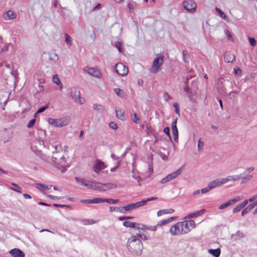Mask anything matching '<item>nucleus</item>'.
Masks as SVG:
<instances>
[{"label":"nucleus","instance_id":"6e6552de","mask_svg":"<svg viewBox=\"0 0 257 257\" xmlns=\"http://www.w3.org/2000/svg\"><path fill=\"white\" fill-rule=\"evenodd\" d=\"M83 70L94 77L97 78H100L101 77V73L97 68H89L86 66L83 69Z\"/></svg>","mask_w":257,"mask_h":257},{"label":"nucleus","instance_id":"c85d7f7f","mask_svg":"<svg viewBox=\"0 0 257 257\" xmlns=\"http://www.w3.org/2000/svg\"><path fill=\"white\" fill-rule=\"evenodd\" d=\"M207 184L209 186L210 189L211 190V189L214 188L215 187L219 186V179H216L214 180L210 181Z\"/></svg>","mask_w":257,"mask_h":257},{"label":"nucleus","instance_id":"de8ad7c7","mask_svg":"<svg viewBox=\"0 0 257 257\" xmlns=\"http://www.w3.org/2000/svg\"><path fill=\"white\" fill-rule=\"evenodd\" d=\"M136 236H137V238L141 239H143L144 240H146L148 239V237L145 235L141 233H138L137 235H135Z\"/></svg>","mask_w":257,"mask_h":257},{"label":"nucleus","instance_id":"338daca9","mask_svg":"<svg viewBox=\"0 0 257 257\" xmlns=\"http://www.w3.org/2000/svg\"><path fill=\"white\" fill-rule=\"evenodd\" d=\"M115 46L117 48V49L119 51V52L121 53L122 51V49L121 48V43L120 42H116Z\"/></svg>","mask_w":257,"mask_h":257},{"label":"nucleus","instance_id":"ea45409f","mask_svg":"<svg viewBox=\"0 0 257 257\" xmlns=\"http://www.w3.org/2000/svg\"><path fill=\"white\" fill-rule=\"evenodd\" d=\"M215 11L222 19H223L224 20H225L226 19V15L220 9H219L218 8H216Z\"/></svg>","mask_w":257,"mask_h":257},{"label":"nucleus","instance_id":"7c9ffc66","mask_svg":"<svg viewBox=\"0 0 257 257\" xmlns=\"http://www.w3.org/2000/svg\"><path fill=\"white\" fill-rule=\"evenodd\" d=\"M11 185L13 186H14L15 188L11 187V188H10V189H11L13 191H15L16 192H19V193L21 192V190L22 189V188L21 186H20L18 184L14 183H12Z\"/></svg>","mask_w":257,"mask_h":257},{"label":"nucleus","instance_id":"9d476101","mask_svg":"<svg viewBox=\"0 0 257 257\" xmlns=\"http://www.w3.org/2000/svg\"><path fill=\"white\" fill-rule=\"evenodd\" d=\"M71 95L74 101L80 104H82L84 102V98L80 96V92L76 89L72 90L71 92Z\"/></svg>","mask_w":257,"mask_h":257},{"label":"nucleus","instance_id":"e433bc0d","mask_svg":"<svg viewBox=\"0 0 257 257\" xmlns=\"http://www.w3.org/2000/svg\"><path fill=\"white\" fill-rule=\"evenodd\" d=\"M232 205L230 201L229 200L228 201H227V202L224 203V204H222L221 205H220L219 207H218V209L219 210H223L230 206Z\"/></svg>","mask_w":257,"mask_h":257},{"label":"nucleus","instance_id":"13d9d810","mask_svg":"<svg viewBox=\"0 0 257 257\" xmlns=\"http://www.w3.org/2000/svg\"><path fill=\"white\" fill-rule=\"evenodd\" d=\"M157 199H158V198L157 197H152L148 198L146 200H142V201L145 202H144V205H145L146 204V203L148 201H152V200H156Z\"/></svg>","mask_w":257,"mask_h":257},{"label":"nucleus","instance_id":"b1692460","mask_svg":"<svg viewBox=\"0 0 257 257\" xmlns=\"http://www.w3.org/2000/svg\"><path fill=\"white\" fill-rule=\"evenodd\" d=\"M110 212H118L121 213H125L123 207L111 206L109 207Z\"/></svg>","mask_w":257,"mask_h":257},{"label":"nucleus","instance_id":"69168bd1","mask_svg":"<svg viewBox=\"0 0 257 257\" xmlns=\"http://www.w3.org/2000/svg\"><path fill=\"white\" fill-rule=\"evenodd\" d=\"M170 129L168 127H166L164 129V132L165 133L167 136H169L170 139L171 140V136L170 135Z\"/></svg>","mask_w":257,"mask_h":257},{"label":"nucleus","instance_id":"37998d69","mask_svg":"<svg viewBox=\"0 0 257 257\" xmlns=\"http://www.w3.org/2000/svg\"><path fill=\"white\" fill-rule=\"evenodd\" d=\"M92 203H100L105 202V199L101 198H95L92 199Z\"/></svg>","mask_w":257,"mask_h":257},{"label":"nucleus","instance_id":"5701e85b","mask_svg":"<svg viewBox=\"0 0 257 257\" xmlns=\"http://www.w3.org/2000/svg\"><path fill=\"white\" fill-rule=\"evenodd\" d=\"M93 108L97 112L102 113L104 111L105 108L104 107L100 104L98 103H95L93 105Z\"/></svg>","mask_w":257,"mask_h":257},{"label":"nucleus","instance_id":"dca6fc26","mask_svg":"<svg viewBox=\"0 0 257 257\" xmlns=\"http://www.w3.org/2000/svg\"><path fill=\"white\" fill-rule=\"evenodd\" d=\"M3 17L5 20H13L16 18L17 15L13 11L9 10L4 14Z\"/></svg>","mask_w":257,"mask_h":257},{"label":"nucleus","instance_id":"1a4fd4ad","mask_svg":"<svg viewBox=\"0 0 257 257\" xmlns=\"http://www.w3.org/2000/svg\"><path fill=\"white\" fill-rule=\"evenodd\" d=\"M185 9L190 13H194L196 11V4L193 0H186L183 2Z\"/></svg>","mask_w":257,"mask_h":257},{"label":"nucleus","instance_id":"412c9836","mask_svg":"<svg viewBox=\"0 0 257 257\" xmlns=\"http://www.w3.org/2000/svg\"><path fill=\"white\" fill-rule=\"evenodd\" d=\"M124 113V111L120 108H118L115 109L116 116L120 120H124L125 119Z\"/></svg>","mask_w":257,"mask_h":257},{"label":"nucleus","instance_id":"9b49d317","mask_svg":"<svg viewBox=\"0 0 257 257\" xmlns=\"http://www.w3.org/2000/svg\"><path fill=\"white\" fill-rule=\"evenodd\" d=\"M179 224V222H177L170 227V232L171 235L177 236L183 234Z\"/></svg>","mask_w":257,"mask_h":257},{"label":"nucleus","instance_id":"79ce46f5","mask_svg":"<svg viewBox=\"0 0 257 257\" xmlns=\"http://www.w3.org/2000/svg\"><path fill=\"white\" fill-rule=\"evenodd\" d=\"M49 59L54 61H56L58 59V56L56 53L50 54H49Z\"/></svg>","mask_w":257,"mask_h":257},{"label":"nucleus","instance_id":"680f3d73","mask_svg":"<svg viewBox=\"0 0 257 257\" xmlns=\"http://www.w3.org/2000/svg\"><path fill=\"white\" fill-rule=\"evenodd\" d=\"M167 213L166 209L160 210L157 212V215L158 216H160L162 215L163 214H166Z\"/></svg>","mask_w":257,"mask_h":257},{"label":"nucleus","instance_id":"bf43d9fd","mask_svg":"<svg viewBox=\"0 0 257 257\" xmlns=\"http://www.w3.org/2000/svg\"><path fill=\"white\" fill-rule=\"evenodd\" d=\"M210 190H211L209 186L207 185V186L204 188H203L201 190V193L202 194H205L206 193L208 192Z\"/></svg>","mask_w":257,"mask_h":257},{"label":"nucleus","instance_id":"bb28decb","mask_svg":"<svg viewBox=\"0 0 257 257\" xmlns=\"http://www.w3.org/2000/svg\"><path fill=\"white\" fill-rule=\"evenodd\" d=\"M114 91L118 96L121 98H124L126 95L124 91L119 88H114Z\"/></svg>","mask_w":257,"mask_h":257},{"label":"nucleus","instance_id":"39448f33","mask_svg":"<svg viewBox=\"0 0 257 257\" xmlns=\"http://www.w3.org/2000/svg\"><path fill=\"white\" fill-rule=\"evenodd\" d=\"M163 62V57L160 56L156 57L153 62L150 71L153 73H157L160 70Z\"/></svg>","mask_w":257,"mask_h":257},{"label":"nucleus","instance_id":"473e14b6","mask_svg":"<svg viewBox=\"0 0 257 257\" xmlns=\"http://www.w3.org/2000/svg\"><path fill=\"white\" fill-rule=\"evenodd\" d=\"M82 223L84 225H91L96 223V221L92 219H83L82 220Z\"/></svg>","mask_w":257,"mask_h":257},{"label":"nucleus","instance_id":"2eb2a0df","mask_svg":"<svg viewBox=\"0 0 257 257\" xmlns=\"http://www.w3.org/2000/svg\"><path fill=\"white\" fill-rule=\"evenodd\" d=\"M10 253L14 257H25V255L23 251L19 248H14L10 250Z\"/></svg>","mask_w":257,"mask_h":257},{"label":"nucleus","instance_id":"a18cd8bd","mask_svg":"<svg viewBox=\"0 0 257 257\" xmlns=\"http://www.w3.org/2000/svg\"><path fill=\"white\" fill-rule=\"evenodd\" d=\"M242 208H243L241 206V205L240 204H239L235 208H233V209L232 210V213H236L240 211Z\"/></svg>","mask_w":257,"mask_h":257},{"label":"nucleus","instance_id":"8fccbe9b","mask_svg":"<svg viewBox=\"0 0 257 257\" xmlns=\"http://www.w3.org/2000/svg\"><path fill=\"white\" fill-rule=\"evenodd\" d=\"M241 199H242L241 197H240V196H237L235 198H233L232 199L230 200L229 201H230L231 205H232L234 204H235L236 202H237L239 201H240Z\"/></svg>","mask_w":257,"mask_h":257},{"label":"nucleus","instance_id":"0eeeda50","mask_svg":"<svg viewBox=\"0 0 257 257\" xmlns=\"http://www.w3.org/2000/svg\"><path fill=\"white\" fill-rule=\"evenodd\" d=\"M182 167L179 168V169H178L177 170H176V171L168 175L166 177L163 178L161 180V184H164V183H166L171 180H172V179H175L176 178V177H177L180 174H181V173H182Z\"/></svg>","mask_w":257,"mask_h":257},{"label":"nucleus","instance_id":"5fc2aeb1","mask_svg":"<svg viewBox=\"0 0 257 257\" xmlns=\"http://www.w3.org/2000/svg\"><path fill=\"white\" fill-rule=\"evenodd\" d=\"M248 40L249 41V43L251 46H255L256 44V41L254 38L249 37Z\"/></svg>","mask_w":257,"mask_h":257},{"label":"nucleus","instance_id":"72a5a7b5","mask_svg":"<svg viewBox=\"0 0 257 257\" xmlns=\"http://www.w3.org/2000/svg\"><path fill=\"white\" fill-rule=\"evenodd\" d=\"M123 225L126 227L134 228L135 222H132L130 221H125L123 222Z\"/></svg>","mask_w":257,"mask_h":257},{"label":"nucleus","instance_id":"a878e982","mask_svg":"<svg viewBox=\"0 0 257 257\" xmlns=\"http://www.w3.org/2000/svg\"><path fill=\"white\" fill-rule=\"evenodd\" d=\"M242 175H231L227 176L228 180L229 181L235 182L236 181L239 180L241 178H242Z\"/></svg>","mask_w":257,"mask_h":257},{"label":"nucleus","instance_id":"4468645a","mask_svg":"<svg viewBox=\"0 0 257 257\" xmlns=\"http://www.w3.org/2000/svg\"><path fill=\"white\" fill-rule=\"evenodd\" d=\"M177 119H176L172 123V128L174 136V140L176 142L178 141V132L177 127Z\"/></svg>","mask_w":257,"mask_h":257},{"label":"nucleus","instance_id":"603ef678","mask_svg":"<svg viewBox=\"0 0 257 257\" xmlns=\"http://www.w3.org/2000/svg\"><path fill=\"white\" fill-rule=\"evenodd\" d=\"M118 201V199H105V202L109 204H116Z\"/></svg>","mask_w":257,"mask_h":257},{"label":"nucleus","instance_id":"052dcab7","mask_svg":"<svg viewBox=\"0 0 257 257\" xmlns=\"http://www.w3.org/2000/svg\"><path fill=\"white\" fill-rule=\"evenodd\" d=\"M48 107V104H47L46 106H44L43 107H40L38 111H37V113H42L44 112Z\"/></svg>","mask_w":257,"mask_h":257},{"label":"nucleus","instance_id":"423d86ee","mask_svg":"<svg viewBox=\"0 0 257 257\" xmlns=\"http://www.w3.org/2000/svg\"><path fill=\"white\" fill-rule=\"evenodd\" d=\"M114 69L115 72L120 76H125L127 74L128 68L122 63H118L114 65Z\"/></svg>","mask_w":257,"mask_h":257},{"label":"nucleus","instance_id":"c03bdc74","mask_svg":"<svg viewBox=\"0 0 257 257\" xmlns=\"http://www.w3.org/2000/svg\"><path fill=\"white\" fill-rule=\"evenodd\" d=\"M204 146V142L202 141L201 138H200L198 141L197 148L198 150L200 151Z\"/></svg>","mask_w":257,"mask_h":257},{"label":"nucleus","instance_id":"aec40b11","mask_svg":"<svg viewBox=\"0 0 257 257\" xmlns=\"http://www.w3.org/2000/svg\"><path fill=\"white\" fill-rule=\"evenodd\" d=\"M257 205V200L255 202H253L251 204H249L246 207H245L241 212V215L243 216L249 211H250L253 208Z\"/></svg>","mask_w":257,"mask_h":257},{"label":"nucleus","instance_id":"f704fd0d","mask_svg":"<svg viewBox=\"0 0 257 257\" xmlns=\"http://www.w3.org/2000/svg\"><path fill=\"white\" fill-rule=\"evenodd\" d=\"M186 222L187 223V226H189V228H191V230L195 227L196 224L194 220H186Z\"/></svg>","mask_w":257,"mask_h":257},{"label":"nucleus","instance_id":"58836bf2","mask_svg":"<svg viewBox=\"0 0 257 257\" xmlns=\"http://www.w3.org/2000/svg\"><path fill=\"white\" fill-rule=\"evenodd\" d=\"M53 81L54 83L56 84L57 85L61 86V81L57 74H55L53 76Z\"/></svg>","mask_w":257,"mask_h":257},{"label":"nucleus","instance_id":"c9c22d12","mask_svg":"<svg viewBox=\"0 0 257 257\" xmlns=\"http://www.w3.org/2000/svg\"><path fill=\"white\" fill-rule=\"evenodd\" d=\"M183 60L185 63L189 62V55L186 50L183 51Z\"/></svg>","mask_w":257,"mask_h":257},{"label":"nucleus","instance_id":"a211bd4d","mask_svg":"<svg viewBox=\"0 0 257 257\" xmlns=\"http://www.w3.org/2000/svg\"><path fill=\"white\" fill-rule=\"evenodd\" d=\"M205 212V209H201L200 210L196 211L194 212V213L189 214L188 215H187L185 219H190L193 217H196L197 216H199L200 215H201Z\"/></svg>","mask_w":257,"mask_h":257},{"label":"nucleus","instance_id":"393cba45","mask_svg":"<svg viewBox=\"0 0 257 257\" xmlns=\"http://www.w3.org/2000/svg\"><path fill=\"white\" fill-rule=\"evenodd\" d=\"M75 180L77 183H79L82 186L88 187L90 181H87L84 179L79 178L78 177H75Z\"/></svg>","mask_w":257,"mask_h":257},{"label":"nucleus","instance_id":"864d4df0","mask_svg":"<svg viewBox=\"0 0 257 257\" xmlns=\"http://www.w3.org/2000/svg\"><path fill=\"white\" fill-rule=\"evenodd\" d=\"M219 185H223L227 183L228 182L227 177L225 178L218 179Z\"/></svg>","mask_w":257,"mask_h":257},{"label":"nucleus","instance_id":"e2e57ef3","mask_svg":"<svg viewBox=\"0 0 257 257\" xmlns=\"http://www.w3.org/2000/svg\"><path fill=\"white\" fill-rule=\"evenodd\" d=\"M109 126L113 130H116L117 128V126L116 124L114 122H110L109 124Z\"/></svg>","mask_w":257,"mask_h":257},{"label":"nucleus","instance_id":"4be33fe9","mask_svg":"<svg viewBox=\"0 0 257 257\" xmlns=\"http://www.w3.org/2000/svg\"><path fill=\"white\" fill-rule=\"evenodd\" d=\"M244 234L240 231H237L231 235V238L234 240H237L244 237Z\"/></svg>","mask_w":257,"mask_h":257},{"label":"nucleus","instance_id":"7ed1b4c3","mask_svg":"<svg viewBox=\"0 0 257 257\" xmlns=\"http://www.w3.org/2000/svg\"><path fill=\"white\" fill-rule=\"evenodd\" d=\"M117 187L116 185L111 183L102 184L97 182L89 181V188L96 190L105 191L109 189H114Z\"/></svg>","mask_w":257,"mask_h":257},{"label":"nucleus","instance_id":"09e8293b","mask_svg":"<svg viewBox=\"0 0 257 257\" xmlns=\"http://www.w3.org/2000/svg\"><path fill=\"white\" fill-rule=\"evenodd\" d=\"M157 225H156V226L145 225V230L155 231L157 230Z\"/></svg>","mask_w":257,"mask_h":257},{"label":"nucleus","instance_id":"2f4dec72","mask_svg":"<svg viewBox=\"0 0 257 257\" xmlns=\"http://www.w3.org/2000/svg\"><path fill=\"white\" fill-rule=\"evenodd\" d=\"M37 189L41 190L40 187H41L43 188L45 190H49L52 187V186H49L47 185L43 184H40V183H37L36 184Z\"/></svg>","mask_w":257,"mask_h":257},{"label":"nucleus","instance_id":"a19ab883","mask_svg":"<svg viewBox=\"0 0 257 257\" xmlns=\"http://www.w3.org/2000/svg\"><path fill=\"white\" fill-rule=\"evenodd\" d=\"M65 41H66V43L67 44V45H68L69 46L71 45L72 39L70 37V36L68 34H65Z\"/></svg>","mask_w":257,"mask_h":257},{"label":"nucleus","instance_id":"f3484780","mask_svg":"<svg viewBox=\"0 0 257 257\" xmlns=\"http://www.w3.org/2000/svg\"><path fill=\"white\" fill-rule=\"evenodd\" d=\"M181 227V231L183 234H186L191 231V228H189V226H187V223L186 220H184L181 222H178Z\"/></svg>","mask_w":257,"mask_h":257},{"label":"nucleus","instance_id":"6e6d98bb","mask_svg":"<svg viewBox=\"0 0 257 257\" xmlns=\"http://www.w3.org/2000/svg\"><path fill=\"white\" fill-rule=\"evenodd\" d=\"M242 178H243L242 183H243L249 181L252 178V176L249 175L243 177H242Z\"/></svg>","mask_w":257,"mask_h":257},{"label":"nucleus","instance_id":"0e129e2a","mask_svg":"<svg viewBox=\"0 0 257 257\" xmlns=\"http://www.w3.org/2000/svg\"><path fill=\"white\" fill-rule=\"evenodd\" d=\"M35 121H36V120L35 119H31L28 123V125H27V127L28 128H31L32 127L34 124H35Z\"/></svg>","mask_w":257,"mask_h":257},{"label":"nucleus","instance_id":"6ab92c4d","mask_svg":"<svg viewBox=\"0 0 257 257\" xmlns=\"http://www.w3.org/2000/svg\"><path fill=\"white\" fill-rule=\"evenodd\" d=\"M224 61L227 63H231L233 62L235 59V55L229 52H226L224 54Z\"/></svg>","mask_w":257,"mask_h":257},{"label":"nucleus","instance_id":"cd10ccee","mask_svg":"<svg viewBox=\"0 0 257 257\" xmlns=\"http://www.w3.org/2000/svg\"><path fill=\"white\" fill-rule=\"evenodd\" d=\"M208 252L213 255L215 257H218L219 256L221 250L220 249L218 248L217 249H210L208 250Z\"/></svg>","mask_w":257,"mask_h":257},{"label":"nucleus","instance_id":"f8f14e48","mask_svg":"<svg viewBox=\"0 0 257 257\" xmlns=\"http://www.w3.org/2000/svg\"><path fill=\"white\" fill-rule=\"evenodd\" d=\"M144 202L143 201H139L135 203H132L128 204L124 206L125 213L129 210H133L136 208H138L140 207L144 206Z\"/></svg>","mask_w":257,"mask_h":257},{"label":"nucleus","instance_id":"20e7f679","mask_svg":"<svg viewBox=\"0 0 257 257\" xmlns=\"http://www.w3.org/2000/svg\"><path fill=\"white\" fill-rule=\"evenodd\" d=\"M47 121L49 124L54 127H62L66 125L68 123L69 119L65 116L57 119L48 118Z\"/></svg>","mask_w":257,"mask_h":257},{"label":"nucleus","instance_id":"3c124183","mask_svg":"<svg viewBox=\"0 0 257 257\" xmlns=\"http://www.w3.org/2000/svg\"><path fill=\"white\" fill-rule=\"evenodd\" d=\"M255 168L253 167H250L245 169L242 174H249L251 173L254 170Z\"/></svg>","mask_w":257,"mask_h":257},{"label":"nucleus","instance_id":"4d7b16f0","mask_svg":"<svg viewBox=\"0 0 257 257\" xmlns=\"http://www.w3.org/2000/svg\"><path fill=\"white\" fill-rule=\"evenodd\" d=\"M173 106L175 109V112L179 114V104L177 102H175L173 104Z\"/></svg>","mask_w":257,"mask_h":257},{"label":"nucleus","instance_id":"f257e3e1","mask_svg":"<svg viewBox=\"0 0 257 257\" xmlns=\"http://www.w3.org/2000/svg\"><path fill=\"white\" fill-rule=\"evenodd\" d=\"M126 247L131 253L137 255L142 254L143 245L141 240L137 238V236L132 235L127 242Z\"/></svg>","mask_w":257,"mask_h":257},{"label":"nucleus","instance_id":"c756f323","mask_svg":"<svg viewBox=\"0 0 257 257\" xmlns=\"http://www.w3.org/2000/svg\"><path fill=\"white\" fill-rule=\"evenodd\" d=\"M176 218L175 217H170L169 218L167 219H166V220H163V221H161L160 222H159L157 224V226H162V225H164L167 223H169L172 221H173Z\"/></svg>","mask_w":257,"mask_h":257},{"label":"nucleus","instance_id":"4c0bfd02","mask_svg":"<svg viewBox=\"0 0 257 257\" xmlns=\"http://www.w3.org/2000/svg\"><path fill=\"white\" fill-rule=\"evenodd\" d=\"M145 225L140 223H135V225L134 228L137 230H145Z\"/></svg>","mask_w":257,"mask_h":257},{"label":"nucleus","instance_id":"f03ea898","mask_svg":"<svg viewBox=\"0 0 257 257\" xmlns=\"http://www.w3.org/2000/svg\"><path fill=\"white\" fill-rule=\"evenodd\" d=\"M51 160L54 165L58 169H61L68 167L63 151L53 153Z\"/></svg>","mask_w":257,"mask_h":257},{"label":"nucleus","instance_id":"ddd939ff","mask_svg":"<svg viewBox=\"0 0 257 257\" xmlns=\"http://www.w3.org/2000/svg\"><path fill=\"white\" fill-rule=\"evenodd\" d=\"M105 168H106V166L105 165L104 162H101L99 160H97L95 161V163L94 166V172L98 174L101 170Z\"/></svg>","mask_w":257,"mask_h":257},{"label":"nucleus","instance_id":"774afa93","mask_svg":"<svg viewBox=\"0 0 257 257\" xmlns=\"http://www.w3.org/2000/svg\"><path fill=\"white\" fill-rule=\"evenodd\" d=\"M163 98L165 100L168 101L170 98V95L167 92H165L163 94Z\"/></svg>","mask_w":257,"mask_h":257},{"label":"nucleus","instance_id":"49530a36","mask_svg":"<svg viewBox=\"0 0 257 257\" xmlns=\"http://www.w3.org/2000/svg\"><path fill=\"white\" fill-rule=\"evenodd\" d=\"M224 32L227 36L228 40L229 41H231V42H233V39L232 35H231V33L229 32V31L228 30L226 29L224 31Z\"/></svg>","mask_w":257,"mask_h":257}]
</instances>
